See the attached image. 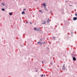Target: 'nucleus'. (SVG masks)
Here are the masks:
<instances>
[{
	"instance_id": "nucleus-7",
	"label": "nucleus",
	"mask_w": 77,
	"mask_h": 77,
	"mask_svg": "<svg viewBox=\"0 0 77 77\" xmlns=\"http://www.w3.org/2000/svg\"><path fill=\"white\" fill-rule=\"evenodd\" d=\"M40 28H38L37 29V31H38L39 32V31H40Z\"/></svg>"
},
{
	"instance_id": "nucleus-14",
	"label": "nucleus",
	"mask_w": 77,
	"mask_h": 77,
	"mask_svg": "<svg viewBox=\"0 0 77 77\" xmlns=\"http://www.w3.org/2000/svg\"><path fill=\"white\" fill-rule=\"evenodd\" d=\"M36 28H34V30H36Z\"/></svg>"
},
{
	"instance_id": "nucleus-31",
	"label": "nucleus",
	"mask_w": 77,
	"mask_h": 77,
	"mask_svg": "<svg viewBox=\"0 0 77 77\" xmlns=\"http://www.w3.org/2000/svg\"><path fill=\"white\" fill-rule=\"evenodd\" d=\"M44 77H45V75H44Z\"/></svg>"
},
{
	"instance_id": "nucleus-18",
	"label": "nucleus",
	"mask_w": 77,
	"mask_h": 77,
	"mask_svg": "<svg viewBox=\"0 0 77 77\" xmlns=\"http://www.w3.org/2000/svg\"><path fill=\"white\" fill-rule=\"evenodd\" d=\"M72 57H75V55H74L73 56H72Z\"/></svg>"
},
{
	"instance_id": "nucleus-20",
	"label": "nucleus",
	"mask_w": 77,
	"mask_h": 77,
	"mask_svg": "<svg viewBox=\"0 0 77 77\" xmlns=\"http://www.w3.org/2000/svg\"><path fill=\"white\" fill-rule=\"evenodd\" d=\"M40 41L42 42V39H40Z\"/></svg>"
},
{
	"instance_id": "nucleus-26",
	"label": "nucleus",
	"mask_w": 77,
	"mask_h": 77,
	"mask_svg": "<svg viewBox=\"0 0 77 77\" xmlns=\"http://www.w3.org/2000/svg\"><path fill=\"white\" fill-rule=\"evenodd\" d=\"M69 6H72V5H69Z\"/></svg>"
},
{
	"instance_id": "nucleus-30",
	"label": "nucleus",
	"mask_w": 77,
	"mask_h": 77,
	"mask_svg": "<svg viewBox=\"0 0 77 77\" xmlns=\"http://www.w3.org/2000/svg\"><path fill=\"white\" fill-rule=\"evenodd\" d=\"M42 63H43V61H42Z\"/></svg>"
},
{
	"instance_id": "nucleus-23",
	"label": "nucleus",
	"mask_w": 77,
	"mask_h": 77,
	"mask_svg": "<svg viewBox=\"0 0 77 77\" xmlns=\"http://www.w3.org/2000/svg\"><path fill=\"white\" fill-rule=\"evenodd\" d=\"M23 11H26V8L23 9Z\"/></svg>"
},
{
	"instance_id": "nucleus-4",
	"label": "nucleus",
	"mask_w": 77,
	"mask_h": 77,
	"mask_svg": "<svg viewBox=\"0 0 77 77\" xmlns=\"http://www.w3.org/2000/svg\"><path fill=\"white\" fill-rule=\"evenodd\" d=\"M50 20L49 19H48V20L46 21L47 23H48L50 22Z\"/></svg>"
},
{
	"instance_id": "nucleus-15",
	"label": "nucleus",
	"mask_w": 77,
	"mask_h": 77,
	"mask_svg": "<svg viewBox=\"0 0 77 77\" xmlns=\"http://www.w3.org/2000/svg\"><path fill=\"white\" fill-rule=\"evenodd\" d=\"M2 5H3V6H5V4L4 3H2Z\"/></svg>"
},
{
	"instance_id": "nucleus-29",
	"label": "nucleus",
	"mask_w": 77,
	"mask_h": 77,
	"mask_svg": "<svg viewBox=\"0 0 77 77\" xmlns=\"http://www.w3.org/2000/svg\"><path fill=\"white\" fill-rule=\"evenodd\" d=\"M26 23H28V22H26Z\"/></svg>"
},
{
	"instance_id": "nucleus-33",
	"label": "nucleus",
	"mask_w": 77,
	"mask_h": 77,
	"mask_svg": "<svg viewBox=\"0 0 77 77\" xmlns=\"http://www.w3.org/2000/svg\"><path fill=\"white\" fill-rule=\"evenodd\" d=\"M6 7H7V6H6Z\"/></svg>"
},
{
	"instance_id": "nucleus-2",
	"label": "nucleus",
	"mask_w": 77,
	"mask_h": 77,
	"mask_svg": "<svg viewBox=\"0 0 77 77\" xmlns=\"http://www.w3.org/2000/svg\"><path fill=\"white\" fill-rule=\"evenodd\" d=\"M43 23H42V24H46V21H43Z\"/></svg>"
},
{
	"instance_id": "nucleus-22",
	"label": "nucleus",
	"mask_w": 77,
	"mask_h": 77,
	"mask_svg": "<svg viewBox=\"0 0 77 77\" xmlns=\"http://www.w3.org/2000/svg\"><path fill=\"white\" fill-rule=\"evenodd\" d=\"M75 15L76 16H77V14H75Z\"/></svg>"
},
{
	"instance_id": "nucleus-1",
	"label": "nucleus",
	"mask_w": 77,
	"mask_h": 77,
	"mask_svg": "<svg viewBox=\"0 0 77 77\" xmlns=\"http://www.w3.org/2000/svg\"><path fill=\"white\" fill-rule=\"evenodd\" d=\"M62 69L63 70H65V67L64 64L63 65V66L62 68Z\"/></svg>"
},
{
	"instance_id": "nucleus-10",
	"label": "nucleus",
	"mask_w": 77,
	"mask_h": 77,
	"mask_svg": "<svg viewBox=\"0 0 77 77\" xmlns=\"http://www.w3.org/2000/svg\"><path fill=\"white\" fill-rule=\"evenodd\" d=\"M52 38H53V39L54 40V41H55V40H56V39L55 38V37H53Z\"/></svg>"
},
{
	"instance_id": "nucleus-3",
	"label": "nucleus",
	"mask_w": 77,
	"mask_h": 77,
	"mask_svg": "<svg viewBox=\"0 0 77 77\" xmlns=\"http://www.w3.org/2000/svg\"><path fill=\"white\" fill-rule=\"evenodd\" d=\"M77 17H74L73 18V20L74 21H75V20H77Z\"/></svg>"
},
{
	"instance_id": "nucleus-8",
	"label": "nucleus",
	"mask_w": 77,
	"mask_h": 77,
	"mask_svg": "<svg viewBox=\"0 0 77 77\" xmlns=\"http://www.w3.org/2000/svg\"><path fill=\"white\" fill-rule=\"evenodd\" d=\"M22 14H25V12H24V11H22Z\"/></svg>"
},
{
	"instance_id": "nucleus-27",
	"label": "nucleus",
	"mask_w": 77,
	"mask_h": 77,
	"mask_svg": "<svg viewBox=\"0 0 77 77\" xmlns=\"http://www.w3.org/2000/svg\"><path fill=\"white\" fill-rule=\"evenodd\" d=\"M36 72H38V70H36Z\"/></svg>"
},
{
	"instance_id": "nucleus-24",
	"label": "nucleus",
	"mask_w": 77,
	"mask_h": 77,
	"mask_svg": "<svg viewBox=\"0 0 77 77\" xmlns=\"http://www.w3.org/2000/svg\"><path fill=\"white\" fill-rule=\"evenodd\" d=\"M42 43V44H45V42H44V43Z\"/></svg>"
},
{
	"instance_id": "nucleus-28",
	"label": "nucleus",
	"mask_w": 77,
	"mask_h": 77,
	"mask_svg": "<svg viewBox=\"0 0 77 77\" xmlns=\"http://www.w3.org/2000/svg\"><path fill=\"white\" fill-rule=\"evenodd\" d=\"M66 2H68V1H66Z\"/></svg>"
},
{
	"instance_id": "nucleus-6",
	"label": "nucleus",
	"mask_w": 77,
	"mask_h": 77,
	"mask_svg": "<svg viewBox=\"0 0 77 77\" xmlns=\"http://www.w3.org/2000/svg\"><path fill=\"white\" fill-rule=\"evenodd\" d=\"M37 44H39V45H41L42 44V43H41L40 42H38Z\"/></svg>"
},
{
	"instance_id": "nucleus-25",
	"label": "nucleus",
	"mask_w": 77,
	"mask_h": 77,
	"mask_svg": "<svg viewBox=\"0 0 77 77\" xmlns=\"http://www.w3.org/2000/svg\"><path fill=\"white\" fill-rule=\"evenodd\" d=\"M39 12H42L41 10H39Z\"/></svg>"
},
{
	"instance_id": "nucleus-19",
	"label": "nucleus",
	"mask_w": 77,
	"mask_h": 77,
	"mask_svg": "<svg viewBox=\"0 0 77 77\" xmlns=\"http://www.w3.org/2000/svg\"><path fill=\"white\" fill-rule=\"evenodd\" d=\"M38 0H35V2H37V1H38Z\"/></svg>"
},
{
	"instance_id": "nucleus-16",
	"label": "nucleus",
	"mask_w": 77,
	"mask_h": 77,
	"mask_svg": "<svg viewBox=\"0 0 77 77\" xmlns=\"http://www.w3.org/2000/svg\"><path fill=\"white\" fill-rule=\"evenodd\" d=\"M50 64L51 65H53V63H52V62L51 63H50Z\"/></svg>"
},
{
	"instance_id": "nucleus-17",
	"label": "nucleus",
	"mask_w": 77,
	"mask_h": 77,
	"mask_svg": "<svg viewBox=\"0 0 77 77\" xmlns=\"http://www.w3.org/2000/svg\"><path fill=\"white\" fill-rule=\"evenodd\" d=\"M30 24H32V22H30Z\"/></svg>"
},
{
	"instance_id": "nucleus-11",
	"label": "nucleus",
	"mask_w": 77,
	"mask_h": 77,
	"mask_svg": "<svg viewBox=\"0 0 77 77\" xmlns=\"http://www.w3.org/2000/svg\"><path fill=\"white\" fill-rule=\"evenodd\" d=\"M43 5L44 6H45H45H46V5H45V4H43Z\"/></svg>"
},
{
	"instance_id": "nucleus-13",
	"label": "nucleus",
	"mask_w": 77,
	"mask_h": 77,
	"mask_svg": "<svg viewBox=\"0 0 77 77\" xmlns=\"http://www.w3.org/2000/svg\"><path fill=\"white\" fill-rule=\"evenodd\" d=\"M9 14L10 15H12V13H9Z\"/></svg>"
},
{
	"instance_id": "nucleus-32",
	"label": "nucleus",
	"mask_w": 77,
	"mask_h": 77,
	"mask_svg": "<svg viewBox=\"0 0 77 77\" xmlns=\"http://www.w3.org/2000/svg\"><path fill=\"white\" fill-rule=\"evenodd\" d=\"M51 12H52V11H51L50 13H51Z\"/></svg>"
},
{
	"instance_id": "nucleus-12",
	"label": "nucleus",
	"mask_w": 77,
	"mask_h": 77,
	"mask_svg": "<svg viewBox=\"0 0 77 77\" xmlns=\"http://www.w3.org/2000/svg\"><path fill=\"white\" fill-rule=\"evenodd\" d=\"M2 11H5V9H4V8H2Z\"/></svg>"
},
{
	"instance_id": "nucleus-21",
	"label": "nucleus",
	"mask_w": 77,
	"mask_h": 77,
	"mask_svg": "<svg viewBox=\"0 0 77 77\" xmlns=\"http://www.w3.org/2000/svg\"><path fill=\"white\" fill-rule=\"evenodd\" d=\"M41 77H43V75L42 74L41 76Z\"/></svg>"
},
{
	"instance_id": "nucleus-5",
	"label": "nucleus",
	"mask_w": 77,
	"mask_h": 77,
	"mask_svg": "<svg viewBox=\"0 0 77 77\" xmlns=\"http://www.w3.org/2000/svg\"><path fill=\"white\" fill-rule=\"evenodd\" d=\"M73 60L74 61H75L76 60V58L75 57H73Z\"/></svg>"
},
{
	"instance_id": "nucleus-9",
	"label": "nucleus",
	"mask_w": 77,
	"mask_h": 77,
	"mask_svg": "<svg viewBox=\"0 0 77 77\" xmlns=\"http://www.w3.org/2000/svg\"><path fill=\"white\" fill-rule=\"evenodd\" d=\"M45 10L46 11H48V9H47V8L45 7Z\"/></svg>"
}]
</instances>
